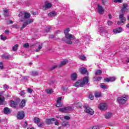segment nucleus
I'll return each mask as SVG.
<instances>
[{"label":"nucleus","mask_w":129,"mask_h":129,"mask_svg":"<svg viewBox=\"0 0 129 129\" xmlns=\"http://www.w3.org/2000/svg\"><path fill=\"white\" fill-rule=\"evenodd\" d=\"M128 5H127V4H123V7L121 10L122 14H120L119 16L120 21H118L117 23L118 25H121V24H122L123 22L125 21V18L123 17V14H124V12H125V11H128L129 9L126 8H128Z\"/></svg>","instance_id":"nucleus-1"},{"label":"nucleus","mask_w":129,"mask_h":129,"mask_svg":"<svg viewBox=\"0 0 129 129\" xmlns=\"http://www.w3.org/2000/svg\"><path fill=\"white\" fill-rule=\"evenodd\" d=\"M87 83H88V78L85 77L83 79V80H78L74 84V86H75V87H83Z\"/></svg>","instance_id":"nucleus-2"},{"label":"nucleus","mask_w":129,"mask_h":129,"mask_svg":"<svg viewBox=\"0 0 129 129\" xmlns=\"http://www.w3.org/2000/svg\"><path fill=\"white\" fill-rule=\"evenodd\" d=\"M65 37L66 39L64 40V42L68 45H71L72 44V41L75 39V36L71 34L67 35Z\"/></svg>","instance_id":"nucleus-3"},{"label":"nucleus","mask_w":129,"mask_h":129,"mask_svg":"<svg viewBox=\"0 0 129 129\" xmlns=\"http://www.w3.org/2000/svg\"><path fill=\"white\" fill-rule=\"evenodd\" d=\"M128 97L126 95H124L121 97H119L117 99L118 102L120 104H124L126 100H127Z\"/></svg>","instance_id":"nucleus-4"},{"label":"nucleus","mask_w":129,"mask_h":129,"mask_svg":"<svg viewBox=\"0 0 129 129\" xmlns=\"http://www.w3.org/2000/svg\"><path fill=\"white\" fill-rule=\"evenodd\" d=\"M73 108H74V107L68 106L67 107L59 108V111H60L61 112H68V111H71Z\"/></svg>","instance_id":"nucleus-5"},{"label":"nucleus","mask_w":129,"mask_h":129,"mask_svg":"<svg viewBox=\"0 0 129 129\" xmlns=\"http://www.w3.org/2000/svg\"><path fill=\"white\" fill-rule=\"evenodd\" d=\"M33 19H28L26 21L24 22L20 30H23V29H25V28L28 25H29V24H32V23H33Z\"/></svg>","instance_id":"nucleus-6"},{"label":"nucleus","mask_w":129,"mask_h":129,"mask_svg":"<svg viewBox=\"0 0 129 129\" xmlns=\"http://www.w3.org/2000/svg\"><path fill=\"white\" fill-rule=\"evenodd\" d=\"M62 99H63V98L62 97H58L57 98V100L56 101V104L55 105L56 107H61L62 106Z\"/></svg>","instance_id":"nucleus-7"},{"label":"nucleus","mask_w":129,"mask_h":129,"mask_svg":"<svg viewBox=\"0 0 129 129\" xmlns=\"http://www.w3.org/2000/svg\"><path fill=\"white\" fill-rule=\"evenodd\" d=\"M85 112H86L87 113H88L89 114H91V115H92L94 113V111L92 109H91L89 107H87L85 109Z\"/></svg>","instance_id":"nucleus-8"},{"label":"nucleus","mask_w":129,"mask_h":129,"mask_svg":"<svg viewBox=\"0 0 129 129\" xmlns=\"http://www.w3.org/2000/svg\"><path fill=\"white\" fill-rule=\"evenodd\" d=\"M19 103H20L18 101H15L14 100H11L10 101V106H11V107H13V108H16L17 106Z\"/></svg>","instance_id":"nucleus-9"},{"label":"nucleus","mask_w":129,"mask_h":129,"mask_svg":"<svg viewBox=\"0 0 129 129\" xmlns=\"http://www.w3.org/2000/svg\"><path fill=\"white\" fill-rule=\"evenodd\" d=\"M100 110H106L107 109V105L106 103H101L99 105Z\"/></svg>","instance_id":"nucleus-10"},{"label":"nucleus","mask_w":129,"mask_h":129,"mask_svg":"<svg viewBox=\"0 0 129 129\" xmlns=\"http://www.w3.org/2000/svg\"><path fill=\"white\" fill-rule=\"evenodd\" d=\"M25 117V113L23 111H19L17 114V118L18 119H23Z\"/></svg>","instance_id":"nucleus-11"},{"label":"nucleus","mask_w":129,"mask_h":129,"mask_svg":"<svg viewBox=\"0 0 129 129\" xmlns=\"http://www.w3.org/2000/svg\"><path fill=\"white\" fill-rule=\"evenodd\" d=\"M97 9L99 13H100V14H103L104 12V9L102 8V6H100L99 4H98Z\"/></svg>","instance_id":"nucleus-12"},{"label":"nucleus","mask_w":129,"mask_h":129,"mask_svg":"<svg viewBox=\"0 0 129 129\" xmlns=\"http://www.w3.org/2000/svg\"><path fill=\"white\" fill-rule=\"evenodd\" d=\"M4 92H2L0 93V104L1 105H3L5 102V97H4L2 94H4Z\"/></svg>","instance_id":"nucleus-13"},{"label":"nucleus","mask_w":129,"mask_h":129,"mask_svg":"<svg viewBox=\"0 0 129 129\" xmlns=\"http://www.w3.org/2000/svg\"><path fill=\"white\" fill-rule=\"evenodd\" d=\"M79 70L81 74H87V75H88V72H87V70H86V69L84 68H80Z\"/></svg>","instance_id":"nucleus-14"},{"label":"nucleus","mask_w":129,"mask_h":129,"mask_svg":"<svg viewBox=\"0 0 129 129\" xmlns=\"http://www.w3.org/2000/svg\"><path fill=\"white\" fill-rule=\"evenodd\" d=\"M113 32L114 34H119L122 32V28L121 27H119L113 30Z\"/></svg>","instance_id":"nucleus-15"},{"label":"nucleus","mask_w":129,"mask_h":129,"mask_svg":"<svg viewBox=\"0 0 129 129\" xmlns=\"http://www.w3.org/2000/svg\"><path fill=\"white\" fill-rule=\"evenodd\" d=\"M115 77H111V78H107L106 79H104L105 81H106V82H112L113 81H115Z\"/></svg>","instance_id":"nucleus-16"},{"label":"nucleus","mask_w":129,"mask_h":129,"mask_svg":"<svg viewBox=\"0 0 129 129\" xmlns=\"http://www.w3.org/2000/svg\"><path fill=\"white\" fill-rule=\"evenodd\" d=\"M4 112L5 114H9L12 112V110L8 107H6L4 109Z\"/></svg>","instance_id":"nucleus-17"},{"label":"nucleus","mask_w":129,"mask_h":129,"mask_svg":"<svg viewBox=\"0 0 129 129\" xmlns=\"http://www.w3.org/2000/svg\"><path fill=\"white\" fill-rule=\"evenodd\" d=\"M71 79L72 80H76L77 79V74L76 73H74L71 75Z\"/></svg>","instance_id":"nucleus-18"},{"label":"nucleus","mask_w":129,"mask_h":129,"mask_svg":"<svg viewBox=\"0 0 129 129\" xmlns=\"http://www.w3.org/2000/svg\"><path fill=\"white\" fill-rule=\"evenodd\" d=\"M51 7H52V4H51L49 2L45 3V5H44L45 9H50Z\"/></svg>","instance_id":"nucleus-19"},{"label":"nucleus","mask_w":129,"mask_h":129,"mask_svg":"<svg viewBox=\"0 0 129 129\" xmlns=\"http://www.w3.org/2000/svg\"><path fill=\"white\" fill-rule=\"evenodd\" d=\"M105 118H106L107 119H108V118H110L112 116V113H106L104 115Z\"/></svg>","instance_id":"nucleus-20"},{"label":"nucleus","mask_w":129,"mask_h":129,"mask_svg":"<svg viewBox=\"0 0 129 129\" xmlns=\"http://www.w3.org/2000/svg\"><path fill=\"white\" fill-rule=\"evenodd\" d=\"M2 58L3 59H6V60H8V59H10L11 58V55L10 54H4L2 55Z\"/></svg>","instance_id":"nucleus-21"},{"label":"nucleus","mask_w":129,"mask_h":129,"mask_svg":"<svg viewBox=\"0 0 129 129\" xmlns=\"http://www.w3.org/2000/svg\"><path fill=\"white\" fill-rule=\"evenodd\" d=\"M26 105V100L25 99H23L22 100L20 104V107H24Z\"/></svg>","instance_id":"nucleus-22"},{"label":"nucleus","mask_w":129,"mask_h":129,"mask_svg":"<svg viewBox=\"0 0 129 129\" xmlns=\"http://www.w3.org/2000/svg\"><path fill=\"white\" fill-rule=\"evenodd\" d=\"M95 97H96V98H98L99 97H100L101 96V93L100 92H95L94 94Z\"/></svg>","instance_id":"nucleus-23"},{"label":"nucleus","mask_w":129,"mask_h":129,"mask_svg":"<svg viewBox=\"0 0 129 129\" xmlns=\"http://www.w3.org/2000/svg\"><path fill=\"white\" fill-rule=\"evenodd\" d=\"M48 16H49V17H50L51 18H53L54 17H55V16H56V13H55V12H50L48 14Z\"/></svg>","instance_id":"nucleus-24"},{"label":"nucleus","mask_w":129,"mask_h":129,"mask_svg":"<svg viewBox=\"0 0 129 129\" xmlns=\"http://www.w3.org/2000/svg\"><path fill=\"white\" fill-rule=\"evenodd\" d=\"M31 17V15L30 14L28 13L27 12L24 13V19H29Z\"/></svg>","instance_id":"nucleus-25"},{"label":"nucleus","mask_w":129,"mask_h":129,"mask_svg":"<svg viewBox=\"0 0 129 129\" xmlns=\"http://www.w3.org/2000/svg\"><path fill=\"white\" fill-rule=\"evenodd\" d=\"M4 16L5 17H8V16H9V11L8 10V9H5L4 10Z\"/></svg>","instance_id":"nucleus-26"},{"label":"nucleus","mask_w":129,"mask_h":129,"mask_svg":"<svg viewBox=\"0 0 129 129\" xmlns=\"http://www.w3.org/2000/svg\"><path fill=\"white\" fill-rule=\"evenodd\" d=\"M31 75H32V76H37V75H39V73L37 71H32L31 72Z\"/></svg>","instance_id":"nucleus-27"},{"label":"nucleus","mask_w":129,"mask_h":129,"mask_svg":"<svg viewBox=\"0 0 129 129\" xmlns=\"http://www.w3.org/2000/svg\"><path fill=\"white\" fill-rule=\"evenodd\" d=\"M102 73V71L100 70H98L95 72V75H100Z\"/></svg>","instance_id":"nucleus-28"},{"label":"nucleus","mask_w":129,"mask_h":129,"mask_svg":"<svg viewBox=\"0 0 129 129\" xmlns=\"http://www.w3.org/2000/svg\"><path fill=\"white\" fill-rule=\"evenodd\" d=\"M69 32H70V29L69 28H67L65 30H64V35H65V36L67 35H69Z\"/></svg>","instance_id":"nucleus-29"},{"label":"nucleus","mask_w":129,"mask_h":129,"mask_svg":"<svg viewBox=\"0 0 129 129\" xmlns=\"http://www.w3.org/2000/svg\"><path fill=\"white\" fill-rule=\"evenodd\" d=\"M67 62H68V60H64L61 61L60 64V67H61V66H64V65H65L66 64V63H67Z\"/></svg>","instance_id":"nucleus-30"},{"label":"nucleus","mask_w":129,"mask_h":129,"mask_svg":"<svg viewBox=\"0 0 129 129\" xmlns=\"http://www.w3.org/2000/svg\"><path fill=\"white\" fill-rule=\"evenodd\" d=\"M43 48V44H40L38 46V47L37 49H36L35 51L36 52H39L40 50Z\"/></svg>","instance_id":"nucleus-31"},{"label":"nucleus","mask_w":129,"mask_h":129,"mask_svg":"<svg viewBox=\"0 0 129 129\" xmlns=\"http://www.w3.org/2000/svg\"><path fill=\"white\" fill-rule=\"evenodd\" d=\"M34 122L35 123H39L40 121V118L35 117L34 119Z\"/></svg>","instance_id":"nucleus-32"},{"label":"nucleus","mask_w":129,"mask_h":129,"mask_svg":"<svg viewBox=\"0 0 129 129\" xmlns=\"http://www.w3.org/2000/svg\"><path fill=\"white\" fill-rule=\"evenodd\" d=\"M18 47H19V45L18 44H16L13 47L12 49L14 51H17V50H18Z\"/></svg>","instance_id":"nucleus-33"},{"label":"nucleus","mask_w":129,"mask_h":129,"mask_svg":"<svg viewBox=\"0 0 129 129\" xmlns=\"http://www.w3.org/2000/svg\"><path fill=\"white\" fill-rule=\"evenodd\" d=\"M46 123L47 124H51V123H52V121H51V119H46Z\"/></svg>","instance_id":"nucleus-34"},{"label":"nucleus","mask_w":129,"mask_h":129,"mask_svg":"<svg viewBox=\"0 0 129 129\" xmlns=\"http://www.w3.org/2000/svg\"><path fill=\"white\" fill-rule=\"evenodd\" d=\"M100 86L101 88H103V89H106L107 88L106 86L104 85L103 84H101Z\"/></svg>","instance_id":"nucleus-35"},{"label":"nucleus","mask_w":129,"mask_h":129,"mask_svg":"<svg viewBox=\"0 0 129 129\" xmlns=\"http://www.w3.org/2000/svg\"><path fill=\"white\" fill-rule=\"evenodd\" d=\"M89 129H99V126L96 125L90 127Z\"/></svg>","instance_id":"nucleus-36"},{"label":"nucleus","mask_w":129,"mask_h":129,"mask_svg":"<svg viewBox=\"0 0 129 129\" xmlns=\"http://www.w3.org/2000/svg\"><path fill=\"white\" fill-rule=\"evenodd\" d=\"M46 93L47 94H51V93H53V90H46Z\"/></svg>","instance_id":"nucleus-37"},{"label":"nucleus","mask_w":129,"mask_h":129,"mask_svg":"<svg viewBox=\"0 0 129 129\" xmlns=\"http://www.w3.org/2000/svg\"><path fill=\"white\" fill-rule=\"evenodd\" d=\"M61 89H62V90H63V91H66L68 89V87L67 86L62 87L61 88Z\"/></svg>","instance_id":"nucleus-38"},{"label":"nucleus","mask_w":129,"mask_h":129,"mask_svg":"<svg viewBox=\"0 0 129 129\" xmlns=\"http://www.w3.org/2000/svg\"><path fill=\"white\" fill-rule=\"evenodd\" d=\"M98 31L99 32H100L101 33H102V32L103 31V29L102 28V27H99L98 28Z\"/></svg>","instance_id":"nucleus-39"},{"label":"nucleus","mask_w":129,"mask_h":129,"mask_svg":"<svg viewBox=\"0 0 129 129\" xmlns=\"http://www.w3.org/2000/svg\"><path fill=\"white\" fill-rule=\"evenodd\" d=\"M86 57H85V56H84V55H80V59H81V60H85V58H86Z\"/></svg>","instance_id":"nucleus-40"},{"label":"nucleus","mask_w":129,"mask_h":129,"mask_svg":"<svg viewBox=\"0 0 129 129\" xmlns=\"http://www.w3.org/2000/svg\"><path fill=\"white\" fill-rule=\"evenodd\" d=\"M1 40H7V37H6L4 35H1Z\"/></svg>","instance_id":"nucleus-41"},{"label":"nucleus","mask_w":129,"mask_h":129,"mask_svg":"<svg viewBox=\"0 0 129 129\" xmlns=\"http://www.w3.org/2000/svg\"><path fill=\"white\" fill-rule=\"evenodd\" d=\"M89 98L91 100H93V99H94V96L90 94L89 95Z\"/></svg>","instance_id":"nucleus-42"},{"label":"nucleus","mask_w":129,"mask_h":129,"mask_svg":"<svg viewBox=\"0 0 129 129\" xmlns=\"http://www.w3.org/2000/svg\"><path fill=\"white\" fill-rule=\"evenodd\" d=\"M23 47H24V48H28L29 43H25L23 45Z\"/></svg>","instance_id":"nucleus-43"},{"label":"nucleus","mask_w":129,"mask_h":129,"mask_svg":"<svg viewBox=\"0 0 129 129\" xmlns=\"http://www.w3.org/2000/svg\"><path fill=\"white\" fill-rule=\"evenodd\" d=\"M107 24H108V26H111V25H112V24H113V23L112 21H108L107 22Z\"/></svg>","instance_id":"nucleus-44"},{"label":"nucleus","mask_w":129,"mask_h":129,"mask_svg":"<svg viewBox=\"0 0 129 129\" xmlns=\"http://www.w3.org/2000/svg\"><path fill=\"white\" fill-rule=\"evenodd\" d=\"M114 2L121 3L122 2V0H114Z\"/></svg>","instance_id":"nucleus-45"},{"label":"nucleus","mask_w":129,"mask_h":129,"mask_svg":"<svg viewBox=\"0 0 129 129\" xmlns=\"http://www.w3.org/2000/svg\"><path fill=\"white\" fill-rule=\"evenodd\" d=\"M4 68V64L3 62H0V69H3Z\"/></svg>","instance_id":"nucleus-46"},{"label":"nucleus","mask_w":129,"mask_h":129,"mask_svg":"<svg viewBox=\"0 0 129 129\" xmlns=\"http://www.w3.org/2000/svg\"><path fill=\"white\" fill-rule=\"evenodd\" d=\"M43 124H44L43 123H37V125H38V126H39V127H42V126H43Z\"/></svg>","instance_id":"nucleus-47"},{"label":"nucleus","mask_w":129,"mask_h":129,"mask_svg":"<svg viewBox=\"0 0 129 129\" xmlns=\"http://www.w3.org/2000/svg\"><path fill=\"white\" fill-rule=\"evenodd\" d=\"M27 125H28V123H27V121H25L23 127L26 128V127H27Z\"/></svg>","instance_id":"nucleus-48"},{"label":"nucleus","mask_w":129,"mask_h":129,"mask_svg":"<svg viewBox=\"0 0 129 129\" xmlns=\"http://www.w3.org/2000/svg\"><path fill=\"white\" fill-rule=\"evenodd\" d=\"M51 30V27L49 26L46 28V32H49Z\"/></svg>","instance_id":"nucleus-49"},{"label":"nucleus","mask_w":129,"mask_h":129,"mask_svg":"<svg viewBox=\"0 0 129 129\" xmlns=\"http://www.w3.org/2000/svg\"><path fill=\"white\" fill-rule=\"evenodd\" d=\"M63 118H64V119L68 120L70 119V117H69V116H64Z\"/></svg>","instance_id":"nucleus-50"},{"label":"nucleus","mask_w":129,"mask_h":129,"mask_svg":"<svg viewBox=\"0 0 129 129\" xmlns=\"http://www.w3.org/2000/svg\"><path fill=\"white\" fill-rule=\"evenodd\" d=\"M9 88V87L7 85H4V89L6 90V89H8Z\"/></svg>","instance_id":"nucleus-51"},{"label":"nucleus","mask_w":129,"mask_h":129,"mask_svg":"<svg viewBox=\"0 0 129 129\" xmlns=\"http://www.w3.org/2000/svg\"><path fill=\"white\" fill-rule=\"evenodd\" d=\"M101 79H102V78H101V77L96 78L97 81H100V80H101Z\"/></svg>","instance_id":"nucleus-52"},{"label":"nucleus","mask_w":129,"mask_h":129,"mask_svg":"<svg viewBox=\"0 0 129 129\" xmlns=\"http://www.w3.org/2000/svg\"><path fill=\"white\" fill-rule=\"evenodd\" d=\"M106 2H107V0H102V3L103 4V5H105L106 4Z\"/></svg>","instance_id":"nucleus-53"},{"label":"nucleus","mask_w":129,"mask_h":129,"mask_svg":"<svg viewBox=\"0 0 129 129\" xmlns=\"http://www.w3.org/2000/svg\"><path fill=\"white\" fill-rule=\"evenodd\" d=\"M20 94L21 95V96H23V95H25V92L24 91H22L20 92Z\"/></svg>","instance_id":"nucleus-54"},{"label":"nucleus","mask_w":129,"mask_h":129,"mask_svg":"<svg viewBox=\"0 0 129 129\" xmlns=\"http://www.w3.org/2000/svg\"><path fill=\"white\" fill-rule=\"evenodd\" d=\"M57 66H53L52 67H51L50 68L51 70H54V69H55V68H56Z\"/></svg>","instance_id":"nucleus-55"},{"label":"nucleus","mask_w":129,"mask_h":129,"mask_svg":"<svg viewBox=\"0 0 129 129\" xmlns=\"http://www.w3.org/2000/svg\"><path fill=\"white\" fill-rule=\"evenodd\" d=\"M23 79H24V80H27V79H28V77L26 76H24L22 77Z\"/></svg>","instance_id":"nucleus-56"},{"label":"nucleus","mask_w":129,"mask_h":129,"mask_svg":"<svg viewBox=\"0 0 129 129\" xmlns=\"http://www.w3.org/2000/svg\"><path fill=\"white\" fill-rule=\"evenodd\" d=\"M18 16L19 17V18H22V17H23V13L21 12V13L19 14Z\"/></svg>","instance_id":"nucleus-57"},{"label":"nucleus","mask_w":129,"mask_h":129,"mask_svg":"<svg viewBox=\"0 0 129 129\" xmlns=\"http://www.w3.org/2000/svg\"><path fill=\"white\" fill-rule=\"evenodd\" d=\"M56 117L57 118H60V119H61V120H63V119H64L63 117H60V116H57Z\"/></svg>","instance_id":"nucleus-58"},{"label":"nucleus","mask_w":129,"mask_h":129,"mask_svg":"<svg viewBox=\"0 0 129 129\" xmlns=\"http://www.w3.org/2000/svg\"><path fill=\"white\" fill-rule=\"evenodd\" d=\"M28 92H29V93H32V89H28Z\"/></svg>","instance_id":"nucleus-59"},{"label":"nucleus","mask_w":129,"mask_h":129,"mask_svg":"<svg viewBox=\"0 0 129 129\" xmlns=\"http://www.w3.org/2000/svg\"><path fill=\"white\" fill-rule=\"evenodd\" d=\"M54 124H55V125H59V122H58V121H55V122H54Z\"/></svg>","instance_id":"nucleus-60"},{"label":"nucleus","mask_w":129,"mask_h":129,"mask_svg":"<svg viewBox=\"0 0 129 129\" xmlns=\"http://www.w3.org/2000/svg\"><path fill=\"white\" fill-rule=\"evenodd\" d=\"M5 34H9L10 31H9V30H5Z\"/></svg>","instance_id":"nucleus-61"},{"label":"nucleus","mask_w":129,"mask_h":129,"mask_svg":"<svg viewBox=\"0 0 129 129\" xmlns=\"http://www.w3.org/2000/svg\"><path fill=\"white\" fill-rule=\"evenodd\" d=\"M50 120H51V121H52H52H55V120H56V119H55L54 118H51L50 119Z\"/></svg>","instance_id":"nucleus-62"},{"label":"nucleus","mask_w":129,"mask_h":129,"mask_svg":"<svg viewBox=\"0 0 129 129\" xmlns=\"http://www.w3.org/2000/svg\"><path fill=\"white\" fill-rule=\"evenodd\" d=\"M75 106H76V107H79V105H78V104H76V103H75Z\"/></svg>","instance_id":"nucleus-63"},{"label":"nucleus","mask_w":129,"mask_h":129,"mask_svg":"<svg viewBox=\"0 0 129 129\" xmlns=\"http://www.w3.org/2000/svg\"><path fill=\"white\" fill-rule=\"evenodd\" d=\"M108 17H109V18H110V19H112V16L110 14L108 15Z\"/></svg>","instance_id":"nucleus-64"}]
</instances>
